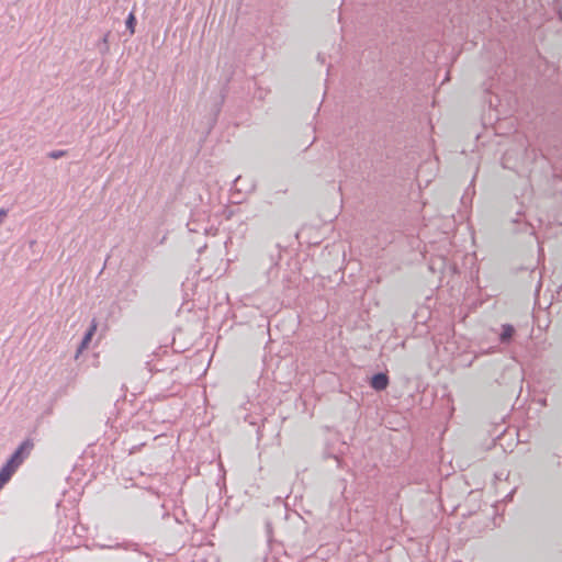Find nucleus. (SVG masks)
Returning a JSON list of instances; mask_svg holds the SVG:
<instances>
[{"label":"nucleus","mask_w":562,"mask_h":562,"mask_svg":"<svg viewBox=\"0 0 562 562\" xmlns=\"http://www.w3.org/2000/svg\"><path fill=\"white\" fill-rule=\"evenodd\" d=\"M126 29L130 31L131 34H134L135 33V24H136V18L134 15V13H130L127 19H126Z\"/></svg>","instance_id":"7"},{"label":"nucleus","mask_w":562,"mask_h":562,"mask_svg":"<svg viewBox=\"0 0 562 562\" xmlns=\"http://www.w3.org/2000/svg\"><path fill=\"white\" fill-rule=\"evenodd\" d=\"M98 47H99V52L102 55H105V54L109 53V50H110V47H109V33L104 34V36L102 37V40L99 43Z\"/></svg>","instance_id":"6"},{"label":"nucleus","mask_w":562,"mask_h":562,"mask_svg":"<svg viewBox=\"0 0 562 562\" xmlns=\"http://www.w3.org/2000/svg\"><path fill=\"white\" fill-rule=\"evenodd\" d=\"M389 385V378L385 373H376L371 379V386L375 391H383Z\"/></svg>","instance_id":"2"},{"label":"nucleus","mask_w":562,"mask_h":562,"mask_svg":"<svg viewBox=\"0 0 562 562\" xmlns=\"http://www.w3.org/2000/svg\"><path fill=\"white\" fill-rule=\"evenodd\" d=\"M514 333H515V329L512 325H509V324L503 325V330L501 334V341L508 342L510 340V338L513 337Z\"/></svg>","instance_id":"5"},{"label":"nucleus","mask_w":562,"mask_h":562,"mask_svg":"<svg viewBox=\"0 0 562 562\" xmlns=\"http://www.w3.org/2000/svg\"><path fill=\"white\" fill-rule=\"evenodd\" d=\"M95 330H97V323H95V321H92L89 329L87 330V333L85 334V336H83V338H82V340L80 342V346L78 348V352H81V351H83L85 349L88 348V346H89V344H90V341H91Z\"/></svg>","instance_id":"3"},{"label":"nucleus","mask_w":562,"mask_h":562,"mask_svg":"<svg viewBox=\"0 0 562 562\" xmlns=\"http://www.w3.org/2000/svg\"><path fill=\"white\" fill-rule=\"evenodd\" d=\"M16 470V468L12 467L9 463H5L0 469V483L4 486L10 481V479L12 477Z\"/></svg>","instance_id":"4"},{"label":"nucleus","mask_w":562,"mask_h":562,"mask_svg":"<svg viewBox=\"0 0 562 562\" xmlns=\"http://www.w3.org/2000/svg\"><path fill=\"white\" fill-rule=\"evenodd\" d=\"M65 154H66V153H65L64 150H53V151H49V153L47 154V156H48L49 158H52V159H59V158L64 157V156H65Z\"/></svg>","instance_id":"8"},{"label":"nucleus","mask_w":562,"mask_h":562,"mask_svg":"<svg viewBox=\"0 0 562 562\" xmlns=\"http://www.w3.org/2000/svg\"><path fill=\"white\" fill-rule=\"evenodd\" d=\"M33 448V442L30 440L23 441L20 447L15 450V452L10 457L7 463L11 464L14 468H19L23 462V453L30 452Z\"/></svg>","instance_id":"1"},{"label":"nucleus","mask_w":562,"mask_h":562,"mask_svg":"<svg viewBox=\"0 0 562 562\" xmlns=\"http://www.w3.org/2000/svg\"><path fill=\"white\" fill-rule=\"evenodd\" d=\"M7 214H8L7 210H4V209H1V210H0V223H2V222H3V220H4V218H5V216H7Z\"/></svg>","instance_id":"9"}]
</instances>
